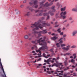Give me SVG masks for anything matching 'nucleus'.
<instances>
[{"label": "nucleus", "mask_w": 77, "mask_h": 77, "mask_svg": "<svg viewBox=\"0 0 77 77\" xmlns=\"http://www.w3.org/2000/svg\"><path fill=\"white\" fill-rule=\"evenodd\" d=\"M45 39H46V37L45 36L43 38V39L42 38V37L37 41L39 43V45L42 46L39 48V50H36V52H39V54H37L38 56V57L42 56L40 50H42L43 51H45V49H48V47L47 46V42H45Z\"/></svg>", "instance_id": "1"}, {"label": "nucleus", "mask_w": 77, "mask_h": 77, "mask_svg": "<svg viewBox=\"0 0 77 77\" xmlns=\"http://www.w3.org/2000/svg\"><path fill=\"white\" fill-rule=\"evenodd\" d=\"M41 22V20H39L37 22H35L34 24H31V27L32 28H35L32 29L33 31H35L36 30H38L39 28L41 29H42L43 27H46V26H49L50 25V24L45 23V22H42V26L39 23Z\"/></svg>", "instance_id": "2"}, {"label": "nucleus", "mask_w": 77, "mask_h": 77, "mask_svg": "<svg viewBox=\"0 0 77 77\" xmlns=\"http://www.w3.org/2000/svg\"><path fill=\"white\" fill-rule=\"evenodd\" d=\"M46 1V0H44L43 1H42V2H40V4H41L40 5L41 6H42L40 8V9H41V8H42L43 9L44 8H42L43 7H48V6H51L52 5H53V3H51L50 4H48V2H47L46 3H45V5H44L43 4V3H44V2H45Z\"/></svg>", "instance_id": "3"}, {"label": "nucleus", "mask_w": 77, "mask_h": 77, "mask_svg": "<svg viewBox=\"0 0 77 77\" xmlns=\"http://www.w3.org/2000/svg\"><path fill=\"white\" fill-rule=\"evenodd\" d=\"M61 47H63L62 49L63 50H65V51H68L69 50V48H70V45H68L65 47V46H66V44H62L61 45Z\"/></svg>", "instance_id": "4"}, {"label": "nucleus", "mask_w": 77, "mask_h": 77, "mask_svg": "<svg viewBox=\"0 0 77 77\" xmlns=\"http://www.w3.org/2000/svg\"><path fill=\"white\" fill-rule=\"evenodd\" d=\"M47 31V30L46 29H45V30H43L42 31H40L39 32H37L36 31H34V32H32V34H33V33L34 34H36V33H42L43 34H45V33H47V32L46 31Z\"/></svg>", "instance_id": "5"}, {"label": "nucleus", "mask_w": 77, "mask_h": 77, "mask_svg": "<svg viewBox=\"0 0 77 77\" xmlns=\"http://www.w3.org/2000/svg\"><path fill=\"white\" fill-rule=\"evenodd\" d=\"M0 66L1 67V69L3 71V72L4 74V75H2L3 77H6V74H5V71H4V69H3V65H2V62H1V59L0 58Z\"/></svg>", "instance_id": "6"}, {"label": "nucleus", "mask_w": 77, "mask_h": 77, "mask_svg": "<svg viewBox=\"0 0 77 77\" xmlns=\"http://www.w3.org/2000/svg\"><path fill=\"white\" fill-rule=\"evenodd\" d=\"M61 65H62V63H58V62H57L56 63H54V65H52L51 67H53V66H56V67H58V66H59V68H60V66Z\"/></svg>", "instance_id": "7"}, {"label": "nucleus", "mask_w": 77, "mask_h": 77, "mask_svg": "<svg viewBox=\"0 0 77 77\" xmlns=\"http://www.w3.org/2000/svg\"><path fill=\"white\" fill-rule=\"evenodd\" d=\"M49 14H50V15L51 16L54 15V13H52V11H49L48 13H44L43 14V16H45V15L48 16Z\"/></svg>", "instance_id": "8"}, {"label": "nucleus", "mask_w": 77, "mask_h": 77, "mask_svg": "<svg viewBox=\"0 0 77 77\" xmlns=\"http://www.w3.org/2000/svg\"><path fill=\"white\" fill-rule=\"evenodd\" d=\"M66 14V11H64L63 13L62 12L60 14V16H63V15H65Z\"/></svg>", "instance_id": "9"}, {"label": "nucleus", "mask_w": 77, "mask_h": 77, "mask_svg": "<svg viewBox=\"0 0 77 77\" xmlns=\"http://www.w3.org/2000/svg\"><path fill=\"white\" fill-rule=\"evenodd\" d=\"M77 33V30H75L72 33V36H74L75 35H76V34Z\"/></svg>", "instance_id": "10"}, {"label": "nucleus", "mask_w": 77, "mask_h": 77, "mask_svg": "<svg viewBox=\"0 0 77 77\" xmlns=\"http://www.w3.org/2000/svg\"><path fill=\"white\" fill-rule=\"evenodd\" d=\"M64 65H65V66L68 65V63L67 62V60H65L64 61Z\"/></svg>", "instance_id": "11"}, {"label": "nucleus", "mask_w": 77, "mask_h": 77, "mask_svg": "<svg viewBox=\"0 0 77 77\" xmlns=\"http://www.w3.org/2000/svg\"><path fill=\"white\" fill-rule=\"evenodd\" d=\"M38 40H36L35 41H32V44H37L38 43Z\"/></svg>", "instance_id": "12"}, {"label": "nucleus", "mask_w": 77, "mask_h": 77, "mask_svg": "<svg viewBox=\"0 0 77 77\" xmlns=\"http://www.w3.org/2000/svg\"><path fill=\"white\" fill-rule=\"evenodd\" d=\"M58 38V37L54 36L53 37H52L51 39L52 40H56Z\"/></svg>", "instance_id": "13"}, {"label": "nucleus", "mask_w": 77, "mask_h": 77, "mask_svg": "<svg viewBox=\"0 0 77 77\" xmlns=\"http://www.w3.org/2000/svg\"><path fill=\"white\" fill-rule=\"evenodd\" d=\"M72 11L74 12H77V8H73L72 9Z\"/></svg>", "instance_id": "14"}, {"label": "nucleus", "mask_w": 77, "mask_h": 77, "mask_svg": "<svg viewBox=\"0 0 77 77\" xmlns=\"http://www.w3.org/2000/svg\"><path fill=\"white\" fill-rule=\"evenodd\" d=\"M71 54L70 53H68L64 54V56H71Z\"/></svg>", "instance_id": "15"}, {"label": "nucleus", "mask_w": 77, "mask_h": 77, "mask_svg": "<svg viewBox=\"0 0 77 77\" xmlns=\"http://www.w3.org/2000/svg\"><path fill=\"white\" fill-rule=\"evenodd\" d=\"M29 14H30L29 12H28L27 13H25L24 14V16H29V15H30Z\"/></svg>", "instance_id": "16"}, {"label": "nucleus", "mask_w": 77, "mask_h": 77, "mask_svg": "<svg viewBox=\"0 0 77 77\" xmlns=\"http://www.w3.org/2000/svg\"><path fill=\"white\" fill-rule=\"evenodd\" d=\"M34 0H31V2H30L29 3V5H30V6H32V5H33V1H34Z\"/></svg>", "instance_id": "17"}, {"label": "nucleus", "mask_w": 77, "mask_h": 77, "mask_svg": "<svg viewBox=\"0 0 77 77\" xmlns=\"http://www.w3.org/2000/svg\"><path fill=\"white\" fill-rule=\"evenodd\" d=\"M24 38L25 39H27L29 38V36L27 35H24Z\"/></svg>", "instance_id": "18"}, {"label": "nucleus", "mask_w": 77, "mask_h": 77, "mask_svg": "<svg viewBox=\"0 0 77 77\" xmlns=\"http://www.w3.org/2000/svg\"><path fill=\"white\" fill-rule=\"evenodd\" d=\"M66 9V7H65L63 8H61V11H65Z\"/></svg>", "instance_id": "19"}, {"label": "nucleus", "mask_w": 77, "mask_h": 77, "mask_svg": "<svg viewBox=\"0 0 77 77\" xmlns=\"http://www.w3.org/2000/svg\"><path fill=\"white\" fill-rule=\"evenodd\" d=\"M37 3H38V1L37 0H35L33 2L34 5H36Z\"/></svg>", "instance_id": "20"}, {"label": "nucleus", "mask_w": 77, "mask_h": 77, "mask_svg": "<svg viewBox=\"0 0 77 77\" xmlns=\"http://www.w3.org/2000/svg\"><path fill=\"white\" fill-rule=\"evenodd\" d=\"M57 6H58V8H61V7H62V5L60 4H59L58 3L57 4Z\"/></svg>", "instance_id": "21"}, {"label": "nucleus", "mask_w": 77, "mask_h": 77, "mask_svg": "<svg viewBox=\"0 0 77 77\" xmlns=\"http://www.w3.org/2000/svg\"><path fill=\"white\" fill-rule=\"evenodd\" d=\"M32 53H33V55H34V56H36V53L35 52V51H32Z\"/></svg>", "instance_id": "22"}, {"label": "nucleus", "mask_w": 77, "mask_h": 77, "mask_svg": "<svg viewBox=\"0 0 77 77\" xmlns=\"http://www.w3.org/2000/svg\"><path fill=\"white\" fill-rule=\"evenodd\" d=\"M71 62L73 63V64H74L75 63V60H74V59H72L71 60Z\"/></svg>", "instance_id": "23"}, {"label": "nucleus", "mask_w": 77, "mask_h": 77, "mask_svg": "<svg viewBox=\"0 0 77 77\" xmlns=\"http://www.w3.org/2000/svg\"><path fill=\"white\" fill-rule=\"evenodd\" d=\"M53 50L54 49L53 48H51V49L49 50L50 51L51 53H54V51H53Z\"/></svg>", "instance_id": "24"}, {"label": "nucleus", "mask_w": 77, "mask_h": 77, "mask_svg": "<svg viewBox=\"0 0 77 77\" xmlns=\"http://www.w3.org/2000/svg\"><path fill=\"white\" fill-rule=\"evenodd\" d=\"M60 72H61V73H59V75H63V71H60Z\"/></svg>", "instance_id": "25"}, {"label": "nucleus", "mask_w": 77, "mask_h": 77, "mask_svg": "<svg viewBox=\"0 0 77 77\" xmlns=\"http://www.w3.org/2000/svg\"><path fill=\"white\" fill-rule=\"evenodd\" d=\"M38 35V37H37V38L39 39V37H40V36H42V35H41V33H39Z\"/></svg>", "instance_id": "26"}, {"label": "nucleus", "mask_w": 77, "mask_h": 77, "mask_svg": "<svg viewBox=\"0 0 77 77\" xmlns=\"http://www.w3.org/2000/svg\"><path fill=\"white\" fill-rule=\"evenodd\" d=\"M46 54H45V53H43V56H44V57H45V58H47L48 57L46 56H46Z\"/></svg>", "instance_id": "27"}, {"label": "nucleus", "mask_w": 77, "mask_h": 77, "mask_svg": "<svg viewBox=\"0 0 77 77\" xmlns=\"http://www.w3.org/2000/svg\"><path fill=\"white\" fill-rule=\"evenodd\" d=\"M47 11V10H45L44 11H43V10H41L40 11V12L42 13V12H46Z\"/></svg>", "instance_id": "28"}, {"label": "nucleus", "mask_w": 77, "mask_h": 77, "mask_svg": "<svg viewBox=\"0 0 77 77\" xmlns=\"http://www.w3.org/2000/svg\"><path fill=\"white\" fill-rule=\"evenodd\" d=\"M60 30H61L60 28H59L57 30V32H58V33H60V32H61V31H60Z\"/></svg>", "instance_id": "29"}, {"label": "nucleus", "mask_w": 77, "mask_h": 77, "mask_svg": "<svg viewBox=\"0 0 77 77\" xmlns=\"http://www.w3.org/2000/svg\"><path fill=\"white\" fill-rule=\"evenodd\" d=\"M69 69V67H67L66 68L64 69V71H67V70H68V69Z\"/></svg>", "instance_id": "30"}, {"label": "nucleus", "mask_w": 77, "mask_h": 77, "mask_svg": "<svg viewBox=\"0 0 77 77\" xmlns=\"http://www.w3.org/2000/svg\"><path fill=\"white\" fill-rule=\"evenodd\" d=\"M61 17H63V19H65L66 18V16L65 15H63V16H60Z\"/></svg>", "instance_id": "31"}, {"label": "nucleus", "mask_w": 77, "mask_h": 77, "mask_svg": "<svg viewBox=\"0 0 77 77\" xmlns=\"http://www.w3.org/2000/svg\"><path fill=\"white\" fill-rule=\"evenodd\" d=\"M42 14L40 13L39 14H37L36 15L37 16H42Z\"/></svg>", "instance_id": "32"}, {"label": "nucleus", "mask_w": 77, "mask_h": 77, "mask_svg": "<svg viewBox=\"0 0 77 77\" xmlns=\"http://www.w3.org/2000/svg\"><path fill=\"white\" fill-rule=\"evenodd\" d=\"M76 46H75V45H73V46H71V48H76Z\"/></svg>", "instance_id": "33"}, {"label": "nucleus", "mask_w": 77, "mask_h": 77, "mask_svg": "<svg viewBox=\"0 0 77 77\" xmlns=\"http://www.w3.org/2000/svg\"><path fill=\"white\" fill-rule=\"evenodd\" d=\"M56 16L57 17V18H58L59 16V13L57 14H56Z\"/></svg>", "instance_id": "34"}, {"label": "nucleus", "mask_w": 77, "mask_h": 77, "mask_svg": "<svg viewBox=\"0 0 77 77\" xmlns=\"http://www.w3.org/2000/svg\"><path fill=\"white\" fill-rule=\"evenodd\" d=\"M59 44V43H57L56 44V45H57V47H60V45Z\"/></svg>", "instance_id": "35"}, {"label": "nucleus", "mask_w": 77, "mask_h": 77, "mask_svg": "<svg viewBox=\"0 0 77 77\" xmlns=\"http://www.w3.org/2000/svg\"><path fill=\"white\" fill-rule=\"evenodd\" d=\"M33 8H38V5H36L35 6L34 5H33L32 6Z\"/></svg>", "instance_id": "36"}, {"label": "nucleus", "mask_w": 77, "mask_h": 77, "mask_svg": "<svg viewBox=\"0 0 77 77\" xmlns=\"http://www.w3.org/2000/svg\"><path fill=\"white\" fill-rule=\"evenodd\" d=\"M51 58H50L49 59H48L47 60V61L48 62H50L51 61Z\"/></svg>", "instance_id": "37"}, {"label": "nucleus", "mask_w": 77, "mask_h": 77, "mask_svg": "<svg viewBox=\"0 0 77 77\" xmlns=\"http://www.w3.org/2000/svg\"><path fill=\"white\" fill-rule=\"evenodd\" d=\"M69 20L70 21H71V20H72V17H70L69 18Z\"/></svg>", "instance_id": "38"}, {"label": "nucleus", "mask_w": 77, "mask_h": 77, "mask_svg": "<svg viewBox=\"0 0 77 77\" xmlns=\"http://www.w3.org/2000/svg\"><path fill=\"white\" fill-rule=\"evenodd\" d=\"M50 19V16H48L47 17V20H49V19Z\"/></svg>", "instance_id": "39"}, {"label": "nucleus", "mask_w": 77, "mask_h": 77, "mask_svg": "<svg viewBox=\"0 0 77 77\" xmlns=\"http://www.w3.org/2000/svg\"><path fill=\"white\" fill-rule=\"evenodd\" d=\"M55 8V6H52V7L51 8V9H52L53 10V9H54Z\"/></svg>", "instance_id": "40"}, {"label": "nucleus", "mask_w": 77, "mask_h": 77, "mask_svg": "<svg viewBox=\"0 0 77 77\" xmlns=\"http://www.w3.org/2000/svg\"><path fill=\"white\" fill-rule=\"evenodd\" d=\"M67 21H68L67 20H65L64 21V22H63V23H66V22H67Z\"/></svg>", "instance_id": "41"}, {"label": "nucleus", "mask_w": 77, "mask_h": 77, "mask_svg": "<svg viewBox=\"0 0 77 77\" xmlns=\"http://www.w3.org/2000/svg\"><path fill=\"white\" fill-rule=\"evenodd\" d=\"M59 26V25H55L54 27H57Z\"/></svg>", "instance_id": "42"}, {"label": "nucleus", "mask_w": 77, "mask_h": 77, "mask_svg": "<svg viewBox=\"0 0 77 77\" xmlns=\"http://www.w3.org/2000/svg\"><path fill=\"white\" fill-rule=\"evenodd\" d=\"M73 76H74L75 77V76H77V75L76 74H75V73H73Z\"/></svg>", "instance_id": "43"}, {"label": "nucleus", "mask_w": 77, "mask_h": 77, "mask_svg": "<svg viewBox=\"0 0 77 77\" xmlns=\"http://www.w3.org/2000/svg\"><path fill=\"white\" fill-rule=\"evenodd\" d=\"M63 35V32H62L61 33H60V35H61V36H62Z\"/></svg>", "instance_id": "44"}, {"label": "nucleus", "mask_w": 77, "mask_h": 77, "mask_svg": "<svg viewBox=\"0 0 77 77\" xmlns=\"http://www.w3.org/2000/svg\"><path fill=\"white\" fill-rule=\"evenodd\" d=\"M27 1V0H25L23 1V3H25Z\"/></svg>", "instance_id": "45"}, {"label": "nucleus", "mask_w": 77, "mask_h": 77, "mask_svg": "<svg viewBox=\"0 0 77 77\" xmlns=\"http://www.w3.org/2000/svg\"><path fill=\"white\" fill-rule=\"evenodd\" d=\"M47 72L48 73V74H51V72H50L48 71H47Z\"/></svg>", "instance_id": "46"}, {"label": "nucleus", "mask_w": 77, "mask_h": 77, "mask_svg": "<svg viewBox=\"0 0 77 77\" xmlns=\"http://www.w3.org/2000/svg\"><path fill=\"white\" fill-rule=\"evenodd\" d=\"M66 36V35L65 34L63 36V38H65Z\"/></svg>", "instance_id": "47"}, {"label": "nucleus", "mask_w": 77, "mask_h": 77, "mask_svg": "<svg viewBox=\"0 0 77 77\" xmlns=\"http://www.w3.org/2000/svg\"><path fill=\"white\" fill-rule=\"evenodd\" d=\"M62 39H63V38H61L59 40V41H61V40H62Z\"/></svg>", "instance_id": "48"}, {"label": "nucleus", "mask_w": 77, "mask_h": 77, "mask_svg": "<svg viewBox=\"0 0 77 77\" xmlns=\"http://www.w3.org/2000/svg\"><path fill=\"white\" fill-rule=\"evenodd\" d=\"M66 26L67 27H69V23L67 24Z\"/></svg>", "instance_id": "49"}, {"label": "nucleus", "mask_w": 77, "mask_h": 77, "mask_svg": "<svg viewBox=\"0 0 77 77\" xmlns=\"http://www.w3.org/2000/svg\"><path fill=\"white\" fill-rule=\"evenodd\" d=\"M32 35V34H31V33H29V34H28V36H31Z\"/></svg>", "instance_id": "50"}, {"label": "nucleus", "mask_w": 77, "mask_h": 77, "mask_svg": "<svg viewBox=\"0 0 77 77\" xmlns=\"http://www.w3.org/2000/svg\"><path fill=\"white\" fill-rule=\"evenodd\" d=\"M73 56H76V54L74 53L73 54Z\"/></svg>", "instance_id": "51"}, {"label": "nucleus", "mask_w": 77, "mask_h": 77, "mask_svg": "<svg viewBox=\"0 0 77 77\" xmlns=\"http://www.w3.org/2000/svg\"><path fill=\"white\" fill-rule=\"evenodd\" d=\"M41 60V59L39 58L37 60L38 61H40V60Z\"/></svg>", "instance_id": "52"}, {"label": "nucleus", "mask_w": 77, "mask_h": 77, "mask_svg": "<svg viewBox=\"0 0 77 77\" xmlns=\"http://www.w3.org/2000/svg\"><path fill=\"white\" fill-rule=\"evenodd\" d=\"M67 75L66 74H64L63 75V77H66V75Z\"/></svg>", "instance_id": "53"}, {"label": "nucleus", "mask_w": 77, "mask_h": 77, "mask_svg": "<svg viewBox=\"0 0 77 77\" xmlns=\"http://www.w3.org/2000/svg\"><path fill=\"white\" fill-rule=\"evenodd\" d=\"M39 10H36L35 11V12L36 13H37V12H39Z\"/></svg>", "instance_id": "54"}, {"label": "nucleus", "mask_w": 77, "mask_h": 77, "mask_svg": "<svg viewBox=\"0 0 77 77\" xmlns=\"http://www.w3.org/2000/svg\"><path fill=\"white\" fill-rule=\"evenodd\" d=\"M55 11H56V10H55V9H54L53 10V11L52 12H55Z\"/></svg>", "instance_id": "55"}, {"label": "nucleus", "mask_w": 77, "mask_h": 77, "mask_svg": "<svg viewBox=\"0 0 77 77\" xmlns=\"http://www.w3.org/2000/svg\"><path fill=\"white\" fill-rule=\"evenodd\" d=\"M63 42V41L62 40L60 41L59 42V43H62Z\"/></svg>", "instance_id": "56"}, {"label": "nucleus", "mask_w": 77, "mask_h": 77, "mask_svg": "<svg viewBox=\"0 0 77 77\" xmlns=\"http://www.w3.org/2000/svg\"><path fill=\"white\" fill-rule=\"evenodd\" d=\"M76 57H77L76 56H75L73 58L74 59H75Z\"/></svg>", "instance_id": "57"}, {"label": "nucleus", "mask_w": 77, "mask_h": 77, "mask_svg": "<svg viewBox=\"0 0 77 77\" xmlns=\"http://www.w3.org/2000/svg\"><path fill=\"white\" fill-rule=\"evenodd\" d=\"M24 7V5H22L20 6L21 8H23Z\"/></svg>", "instance_id": "58"}, {"label": "nucleus", "mask_w": 77, "mask_h": 77, "mask_svg": "<svg viewBox=\"0 0 77 77\" xmlns=\"http://www.w3.org/2000/svg\"><path fill=\"white\" fill-rule=\"evenodd\" d=\"M29 9L31 10V12H32V11H34V10L33 9L31 10L30 8H29Z\"/></svg>", "instance_id": "59"}, {"label": "nucleus", "mask_w": 77, "mask_h": 77, "mask_svg": "<svg viewBox=\"0 0 77 77\" xmlns=\"http://www.w3.org/2000/svg\"><path fill=\"white\" fill-rule=\"evenodd\" d=\"M45 60V62H46V63L48 62L47 60Z\"/></svg>", "instance_id": "60"}, {"label": "nucleus", "mask_w": 77, "mask_h": 77, "mask_svg": "<svg viewBox=\"0 0 77 77\" xmlns=\"http://www.w3.org/2000/svg\"><path fill=\"white\" fill-rule=\"evenodd\" d=\"M70 59H72L73 58V57L71 56L70 57Z\"/></svg>", "instance_id": "61"}, {"label": "nucleus", "mask_w": 77, "mask_h": 77, "mask_svg": "<svg viewBox=\"0 0 77 77\" xmlns=\"http://www.w3.org/2000/svg\"><path fill=\"white\" fill-rule=\"evenodd\" d=\"M74 22V20H72L71 22V23H73Z\"/></svg>", "instance_id": "62"}, {"label": "nucleus", "mask_w": 77, "mask_h": 77, "mask_svg": "<svg viewBox=\"0 0 77 77\" xmlns=\"http://www.w3.org/2000/svg\"><path fill=\"white\" fill-rule=\"evenodd\" d=\"M64 68H62V67H61L60 68V70H61V69H63Z\"/></svg>", "instance_id": "63"}, {"label": "nucleus", "mask_w": 77, "mask_h": 77, "mask_svg": "<svg viewBox=\"0 0 77 77\" xmlns=\"http://www.w3.org/2000/svg\"><path fill=\"white\" fill-rule=\"evenodd\" d=\"M34 47H32V48H31V49L32 50H33V49H34Z\"/></svg>", "instance_id": "64"}]
</instances>
